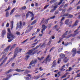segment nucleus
<instances>
[{"instance_id":"nucleus-1","label":"nucleus","mask_w":80,"mask_h":80,"mask_svg":"<svg viewBox=\"0 0 80 80\" xmlns=\"http://www.w3.org/2000/svg\"><path fill=\"white\" fill-rule=\"evenodd\" d=\"M41 45V44H40L39 45H38L36 46V47L32 49L31 50H29V51L26 53V55H27L26 56L25 59L26 60H28V58L30 57V55H32V53L33 52V51L35 50H36Z\"/></svg>"},{"instance_id":"nucleus-2","label":"nucleus","mask_w":80,"mask_h":80,"mask_svg":"<svg viewBox=\"0 0 80 80\" xmlns=\"http://www.w3.org/2000/svg\"><path fill=\"white\" fill-rule=\"evenodd\" d=\"M22 50V49L20 48H16L15 49V51L14 52V58H15L17 54H18V53L21 52Z\"/></svg>"},{"instance_id":"nucleus-3","label":"nucleus","mask_w":80,"mask_h":80,"mask_svg":"<svg viewBox=\"0 0 80 80\" xmlns=\"http://www.w3.org/2000/svg\"><path fill=\"white\" fill-rule=\"evenodd\" d=\"M50 55H48L45 60L43 61L42 62V63H44L46 64H47V62H50V60H51V59H50Z\"/></svg>"},{"instance_id":"nucleus-4","label":"nucleus","mask_w":80,"mask_h":80,"mask_svg":"<svg viewBox=\"0 0 80 80\" xmlns=\"http://www.w3.org/2000/svg\"><path fill=\"white\" fill-rule=\"evenodd\" d=\"M9 38L8 37V36H7V38H8V42H10L12 40H13L14 38H15V36L13 35H11L10 36H8ZM11 38V39H10Z\"/></svg>"},{"instance_id":"nucleus-5","label":"nucleus","mask_w":80,"mask_h":80,"mask_svg":"<svg viewBox=\"0 0 80 80\" xmlns=\"http://www.w3.org/2000/svg\"><path fill=\"white\" fill-rule=\"evenodd\" d=\"M76 51H77V49H76V48H73L72 50V56L73 57L75 56V55L77 53Z\"/></svg>"},{"instance_id":"nucleus-6","label":"nucleus","mask_w":80,"mask_h":80,"mask_svg":"<svg viewBox=\"0 0 80 80\" xmlns=\"http://www.w3.org/2000/svg\"><path fill=\"white\" fill-rule=\"evenodd\" d=\"M37 63V60L35 59L34 61H32L30 63L29 66H30L33 64H36Z\"/></svg>"},{"instance_id":"nucleus-7","label":"nucleus","mask_w":80,"mask_h":80,"mask_svg":"<svg viewBox=\"0 0 80 80\" xmlns=\"http://www.w3.org/2000/svg\"><path fill=\"white\" fill-rule=\"evenodd\" d=\"M80 28V26H79L78 28L76 30H75L74 33H75V35H78L79 33H80V32H77L78 30H79Z\"/></svg>"},{"instance_id":"nucleus-8","label":"nucleus","mask_w":80,"mask_h":80,"mask_svg":"<svg viewBox=\"0 0 80 80\" xmlns=\"http://www.w3.org/2000/svg\"><path fill=\"white\" fill-rule=\"evenodd\" d=\"M42 29L41 32V33H43V31H44V30H45V29L47 28V27H46L45 25H42Z\"/></svg>"},{"instance_id":"nucleus-9","label":"nucleus","mask_w":80,"mask_h":80,"mask_svg":"<svg viewBox=\"0 0 80 80\" xmlns=\"http://www.w3.org/2000/svg\"><path fill=\"white\" fill-rule=\"evenodd\" d=\"M56 65H57V62H56V60H55L53 61L52 65L51 67L52 68H53V67H55Z\"/></svg>"},{"instance_id":"nucleus-10","label":"nucleus","mask_w":80,"mask_h":80,"mask_svg":"<svg viewBox=\"0 0 80 80\" xmlns=\"http://www.w3.org/2000/svg\"><path fill=\"white\" fill-rule=\"evenodd\" d=\"M68 32V31H67L62 35V39H63V38H66V37L65 36H66V35L68 34V33H67Z\"/></svg>"},{"instance_id":"nucleus-11","label":"nucleus","mask_w":80,"mask_h":80,"mask_svg":"<svg viewBox=\"0 0 80 80\" xmlns=\"http://www.w3.org/2000/svg\"><path fill=\"white\" fill-rule=\"evenodd\" d=\"M8 34L7 35V36H8V38H9V36L11 35H13V34H12L11 32L10 31V29H8Z\"/></svg>"},{"instance_id":"nucleus-12","label":"nucleus","mask_w":80,"mask_h":80,"mask_svg":"<svg viewBox=\"0 0 80 80\" xmlns=\"http://www.w3.org/2000/svg\"><path fill=\"white\" fill-rule=\"evenodd\" d=\"M6 34V31L5 30H2V37H3Z\"/></svg>"},{"instance_id":"nucleus-13","label":"nucleus","mask_w":80,"mask_h":80,"mask_svg":"<svg viewBox=\"0 0 80 80\" xmlns=\"http://www.w3.org/2000/svg\"><path fill=\"white\" fill-rule=\"evenodd\" d=\"M78 22V20H77L75 22V23L72 26V28H73V27H76V26H77Z\"/></svg>"},{"instance_id":"nucleus-14","label":"nucleus","mask_w":80,"mask_h":80,"mask_svg":"<svg viewBox=\"0 0 80 80\" xmlns=\"http://www.w3.org/2000/svg\"><path fill=\"white\" fill-rule=\"evenodd\" d=\"M15 71H16V72H20L25 71V70H22L20 69H18V68H17L15 70Z\"/></svg>"},{"instance_id":"nucleus-15","label":"nucleus","mask_w":80,"mask_h":80,"mask_svg":"<svg viewBox=\"0 0 80 80\" xmlns=\"http://www.w3.org/2000/svg\"><path fill=\"white\" fill-rule=\"evenodd\" d=\"M10 47H11V46L10 45L7 48L4 50V51L5 52H7L8 51V50L9 48H10Z\"/></svg>"},{"instance_id":"nucleus-16","label":"nucleus","mask_w":80,"mask_h":80,"mask_svg":"<svg viewBox=\"0 0 80 80\" xmlns=\"http://www.w3.org/2000/svg\"><path fill=\"white\" fill-rule=\"evenodd\" d=\"M16 46H17V44H13L12 46L11 47V48L9 50L10 51H11V50H12V48H15Z\"/></svg>"},{"instance_id":"nucleus-17","label":"nucleus","mask_w":80,"mask_h":80,"mask_svg":"<svg viewBox=\"0 0 80 80\" xmlns=\"http://www.w3.org/2000/svg\"><path fill=\"white\" fill-rule=\"evenodd\" d=\"M11 24V29L12 30L13 29V21H12L10 22Z\"/></svg>"},{"instance_id":"nucleus-18","label":"nucleus","mask_w":80,"mask_h":80,"mask_svg":"<svg viewBox=\"0 0 80 80\" xmlns=\"http://www.w3.org/2000/svg\"><path fill=\"white\" fill-rule=\"evenodd\" d=\"M59 57L60 58H63L65 57V55L64 54L62 53L59 55Z\"/></svg>"},{"instance_id":"nucleus-19","label":"nucleus","mask_w":80,"mask_h":80,"mask_svg":"<svg viewBox=\"0 0 80 80\" xmlns=\"http://www.w3.org/2000/svg\"><path fill=\"white\" fill-rule=\"evenodd\" d=\"M13 69H10L9 70H8V71H7L6 72V74H8V73H10V72H12V71H13Z\"/></svg>"},{"instance_id":"nucleus-20","label":"nucleus","mask_w":80,"mask_h":80,"mask_svg":"<svg viewBox=\"0 0 80 80\" xmlns=\"http://www.w3.org/2000/svg\"><path fill=\"white\" fill-rule=\"evenodd\" d=\"M15 8H14L12 9V10H11V12L10 13V15H12V14H13V13L15 11Z\"/></svg>"},{"instance_id":"nucleus-21","label":"nucleus","mask_w":80,"mask_h":80,"mask_svg":"<svg viewBox=\"0 0 80 80\" xmlns=\"http://www.w3.org/2000/svg\"><path fill=\"white\" fill-rule=\"evenodd\" d=\"M26 8H27V7L26 6H24L20 8V9L22 10H26Z\"/></svg>"},{"instance_id":"nucleus-22","label":"nucleus","mask_w":80,"mask_h":80,"mask_svg":"<svg viewBox=\"0 0 80 80\" xmlns=\"http://www.w3.org/2000/svg\"><path fill=\"white\" fill-rule=\"evenodd\" d=\"M73 36V34H71L70 35H68V36H66V38H69L70 37H72Z\"/></svg>"},{"instance_id":"nucleus-23","label":"nucleus","mask_w":80,"mask_h":80,"mask_svg":"<svg viewBox=\"0 0 80 80\" xmlns=\"http://www.w3.org/2000/svg\"><path fill=\"white\" fill-rule=\"evenodd\" d=\"M69 22V19L66 20L65 21V24H66V25H69V24H68Z\"/></svg>"},{"instance_id":"nucleus-24","label":"nucleus","mask_w":80,"mask_h":80,"mask_svg":"<svg viewBox=\"0 0 80 80\" xmlns=\"http://www.w3.org/2000/svg\"><path fill=\"white\" fill-rule=\"evenodd\" d=\"M52 8H53V9L54 10H56V9H57V7H58V6H54L53 7V5H52V6H51Z\"/></svg>"},{"instance_id":"nucleus-25","label":"nucleus","mask_w":80,"mask_h":80,"mask_svg":"<svg viewBox=\"0 0 80 80\" xmlns=\"http://www.w3.org/2000/svg\"><path fill=\"white\" fill-rule=\"evenodd\" d=\"M19 28L20 29H21V28H22V21H20L19 22Z\"/></svg>"},{"instance_id":"nucleus-26","label":"nucleus","mask_w":80,"mask_h":80,"mask_svg":"<svg viewBox=\"0 0 80 80\" xmlns=\"http://www.w3.org/2000/svg\"><path fill=\"white\" fill-rule=\"evenodd\" d=\"M45 58V57H42L41 58L38 57V60H39L41 61V60H43V58Z\"/></svg>"},{"instance_id":"nucleus-27","label":"nucleus","mask_w":80,"mask_h":80,"mask_svg":"<svg viewBox=\"0 0 80 80\" xmlns=\"http://www.w3.org/2000/svg\"><path fill=\"white\" fill-rule=\"evenodd\" d=\"M37 23V20H34L31 23V25H34L35 23Z\"/></svg>"},{"instance_id":"nucleus-28","label":"nucleus","mask_w":80,"mask_h":80,"mask_svg":"<svg viewBox=\"0 0 80 80\" xmlns=\"http://www.w3.org/2000/svg\"><path fill=\"white\" fill-rule=\"evenodd\" d=\"M63 1L64 0H60V2L58 3V5H61V4L62 3V2H63Z\"/></svg>"},{"instance_id":"nucleus-29","label":"nucleus","mask_w":80,"mask_h":80,"mask_svg":"<svg viewBox=\"0 0 80 80\" xmlns=\"http://www.w3.org/2000/svg\"><path fill=\"white\" fill-rule=\"evenodd\" d=\"M28 13L29 15V13H30V14H31V15H32V17H33L34 16V14H33V13L32 12H31L30 11H28Z\"/></svg>"},{"instance_id":"nucleus-30","label":"nucleus","mask_w":80,"mask_h":80,"mask_svg":"<svg viewBox=\"0 0 80 80\" xmlns=\"http://www.w3.org/2000/svg\"><path fill=\"white\" fill-rule=\"evenodd\" d=\"M9 15V12H7L6 13V17H8Z\"/></svg>"},{"instance_id":"nucleus-31","label":"nucleus","mask_w":80,"mask_h":80,"mask_svg":"<svg viewBox=\"0 0 80 80\" xmlns=\"http://www.w3.org/2000/svg\"><path fill=\"white\" fill-rule=\"evenodd\" d=\"M58 2H55L54 4V5H55V6H56V7H58Z\"/></svg>"},{"instance_id":"nucleus-32","label":"nucleus","mask_w":80,"mask_h":80,"mask_svg":"<svg viewBox=\"0 0 80 80\" xmlns=\"http://www.w3.org/2000/svg\"><path fill=\"white\" fill-rule=\"evenodd\" d=\"M65 67V65H63L62 67V68H61L60 69V70H61V71H63V68H64V67Z\"/></svg>"},{"instance_id":"nucleus-33","label":"nucleus","mask_w":80,"mask_h":80,"mask_svg":"<svg viewBox=\"0 0 80 80\" xmlns=\"http://www.w3.org/2000/svg\"><path fill=\"white\" fill-rule=\"evenodd\" d=\"M72 43L71 42H69L68 43V44H64V46H67V45H72Z\"/></svg>"},{"instance_id":"nucleus-34","label":"nucleus","mask_w":80,"mask_h":80,"mask_svg":"<svg viewBox=\"0 0 80 80\" xmlns=\"http://www.w3.org/2000/svg\"><path fill=\"white\" fill-rule=\"evenodd\" d=\"M24 73L26 74L29 73H30V71L27 70L25 71Z\"/></svg>"},{"instance_id":"nucleus-35","label":"nucleus","mask_w":80,"mask_h":80,"mask_svg":"<svg viewBox=\"0 0 80 80\" xmlns=\"http://www.w3.org/2000/svg\"><path fill=\"white\" fill-rule=\"evenodd\" d=\"M68 60H69V59L68 58L67 59H64V62H65V63H67V62H68Z\"/></svg>"},{"instance_id":"nucleus-36","label":"nucleus","mask_w":80,"mask_h":80,"mask_svg":"<svg viewBox=\"0 0 80 80\" xmlns=\"http://www.w3.org/2000/svg\"><path fill=\"white\" fill-rule=\"evenodd\" d=\"M59 23H60V26H62V25H63V22L61 21H60L59 22Z\"/></svg>"},{"instance_id":"nucleus-37","label":"nucleus","mask_w":80,"mask_h":80,"mask_svg":"<svg viewBox=\"0 0 80 80\" xmlns=\"http://www.w3.org/2000/svg\"><path fill=\"white\" fill-rule=\"evenodd\" d=\"M45 43H43L41 45L40 48H42V47H43L44 46H45Z\"/></svg>"},{"instance_id":"nucleus-38","label":"nucleus","mask_w":80,"mask_h":80,"mask_svg":"<svg viewBox=\"0 0 80 80\" xmlns=\"http://www.w3.org/2000/svg\"><path fill=\"white\" fill-rule=\"evenodd\" d=\"M55 1H54L53 0H51L50 1V3H51V4H52V3H55Z\"/></svg>"},{"instance_id":"nucleus-39","label":"nucleus","mask_w":80,"mask_h":80,"mask_svg":"<svg viewBox=\"0 0 80 80\" xmlns=\"http://www.w3.org/2000/svg\"><path fill=\"white\" fill-rule=\"evenodd\" d=\"M55 48V47H52L50 49V51L49 52H52V50H53Z\"/></svg>"},{"instance_id":"nucleus-40","label":"nucleus","mask_w":80,"mask_h":80,"mask_svg":"<svg viewBox=\"0 0 80 80\" xmlns=\"http://www.w3.org/2000/svg\"><path fill=\"white\" fill-rule=\"evenodd\" d=\"M29 16V14L27 12L26 16V18H27Z\"/></svg>"},{"instance_id":"nucleus-41","label":"nucleus","mask_w":80,"mask_h":80,"mask_svg":"<svg viewBox=\"0 0 80 80\" xmlns=\"http://www.w3.org/2000/svg\"><path fill=\"white\" fill-rule=\"evenodd\" d=\"M72 10V8L70 7L69 9H68L67 10L68 12H69L70 10Z\"/></svg>"},{"instance_id":"nucleus-42","label":"nucleus","mask_w":80,"mask_h":80,"mask_svg":"<svg viewBox=\"0 0 80 80\" xmlns=\"http://www.w3.org/2000/svg\"><path fill=\"white\" fill-rule=\"evenodd\" d=\"M30 30L29 29L28 30H27L25 32V33H29L30 32Z\"/></svg>"},{"instance_id":"nucleus-43","label":"nucleus","mask_w":80,"mask_h":80,"mask_svg":"<svg viewBox=\"0 0 80 80\" xmlns=\"http://www.w3.org/2000/svg\"><path fill=\"white\" fill-rule=\"evenodd\" d=\"M68 13H67L66 14H64L63 15V17H67V16H68Z\"/></svg>"},{"instance_id":"nucleus-44","label":"nucleus","mask_w":80,"mask_h":80,"mask_svg":"<svg viewBox=\"0 0 80 80\" xmlns=\"http://www.w3.org/2000/svg\"><path fill=\"white\" fill-rule=\"evenodd\" d=\"M15 17H20V15H19V14H16V15H15Z\"/></svg>"},{"instance_id":"nucleus-45","label":"nucleus","mask_w":80,"mask_h":80,"mask_svg":"<svg viewBox=\"0 0 80 80\" xmlns=\"http://www.w3.org/2000/svg\"><path fill=\"white\" fill-rule=\"evenodd\" d=\"M11 7H10V6H9L8 7V8H7V9H6V10H5V11H7L8 10H9L10 9Z\"/></svg>"},{"instance_id":"nucleus-46","label":"nucleus","mask_w":80,"mask_h":80,"mask_svg":"<svg viewBox=\"0 0 80 80\" xmlns=\"http://www.w3.org/2000/svg\"><path fill=\"white\" fill-rule=\"evenodd\" d=\"M63 50V48H60L58 50L59 52H62V50Z\"/></svg>"},{"instance_id":"nucleus-47","label":"nucleus","mask_w":80,"mask_h":80,"mask_svg":"<svg viewBox=\"0 0 80 80\" xmlns=\"http://www.w3.org/2000/svg\"><path fill=\"white\" fill-rule=\"evenodd\" d=\"M59 12H58V11H56L54 13L55 15H57V14H58Z\"/></svg>"},{"instance_id":"nucleus-48","label":"nucleus","mask_w":80,"mask_h":80,"mask_svg":"<svg viewBox=\"0 0 80 80\" xmlns=\"http://www.w3.org/2000/svg\"><path fill=\"white\" fill-rule=\"evenodd\" d=\"M61 61V58H59L58 59V63H60V62Z\"/></svg>"},{"instance_id":"nucleus-49","label":"nucleus","mask_w":80,"mask_h":80,"mask_svg":"<svg viewBox=\"0 0 80 80\" xmlns=\"http://www.w3.org/2000/svg\"><path fill=\"white\" fill-rule=\"evenodd\" d=\"M77 77H80V73L77 74V76L75 77V78H77Z\"/></svg>"},{"instance_id":"nucleus-50","label":"nucleus","mask_w":80,"mask_h":80,"mask_svg":"<svg viewBox=\"0 0 80 80\" xmlns=\"http://www.w3.org/2000/svg\"><path fill=\"white\" fill-rule=\"evenodd\" d=\"M51 42H52V41H49L47 44L48 45H50V44H51Z\"/></svg>"},{"instance_id":"nucleus-51","label":"nucleus","mask_w":80,"mask_h":80,"mask_svg":"<svg viewBox=\"0 0 80 80\" xmlns=\"http://www.w3.org/2000/svg\"><path fill=\"white\" fill-rule=\"evenodd\" d=\"M14 58V57H13V58H11L10 59H9V61H10H10H12V60H13V59H14V58Z\"/></svg>"},{"instance_id":"nucleus-52","label":"nucleus","mask_w":80,"mask_h":80,"mask_svg":"<svg viewBox=\"0 0 80 80\" xmlns=\"http://www.w3.org/2000/svg\"><path fill=\"white\" fill-rule=\"evenodd\" d=\"M72 17H73V15L71 14L69 15V18H72Z\"/></svg>"},{"instance_id":"nucleus-53","label":"nucleus","mask_w":80,"mask_h":80,"mask_svg":"<svg viewBox=\"0 0 80 80\" xmlns=\"http://www.w3.org/2000/svg\"><path fill=\"white\" fill-rule=\"evenodd\" d=\"M12 75L11 74H9L7 76V77H8V78H10V77H12Z\"/></svg>"},{"instance_id":"nucleus-54","label":"nucleus","mask_w":80,"mask_h":80,"mask_svg":"<svg viewBox=\"0 0 80 80\" xmlns=\"http://www.w3.org/2000/svg\"><path fill=\"white\" fill-rule=\"evenodd\" d=\"M28 40V39H27L25 40L24 41H23L22 42H21V43H24L26 42H27V41Z\"/></svg>"},{"instance_id":"nucleus-55","label":"nucleus","mask_w":80,"mask_h":80,"mask_svg":"<svg viewBox=\"0 0 80 80\" xmlns=\"http://www.w3.org/2000/svg\"><path fill=\"white\" fill-rule=\"evenodd\" d=\"M7 57L5 58L3 61V63H4V62H5V61L7 60Z\"/></svg>"},{"instance_id":"nucleus-56","label":"nucleus","mask_w":80,"mask_h":80,"mask_svg":"<svg viewBox=\"0 0 80 80\" xmlns=\"http://www.w3.org/2000/svg\"><path fill=\"white\" fill-rule=\"evenodd\" d=\"M71 70H72V68L71 67H70L69 68L68 71L70 72V71H71Z\"/></svg>"},{"instance_id":"nucleus-57","label":"nucleus","mask_w":80,"mask_h":80,"mask_svg":"<svg viewBox=\"0 0 80 80\" xmlns=\"http://www.w3.org/2000/svg\"><path fill=\"white\" fill-rule=\"evenodd\" d=\"M40 78V77H39V76H37V77H36L35 78V80H37V79H38V78Z\"/></svg>"},{"instance_id":"nucleus-58","label":"nucleus","mask_w":80,"mask_h":80,"mask_svg":"<svg viewBox=\"0 0 80 80\" xmlns=\"http://www.w3.org/2000/svg\"><path fill=\"white\" fill-rule=\"evenodd\" d=\"M49 6V5H48L45 6L44 8V9H46V8H47Z\"/></svg>"},{"instance_id":"nucleus-59","label":"nucleus","mask_w":80,"mask_h":80,"mask_svg":"<svg viewBox=\"0 0 80 80\" xmlns=\"http://www.w3.org/2000/svg\"><path fill=\"white\" fill-rule=\"evenodd\" d=\"M33 26H32L29 29L31 31V30L33 29Z\"/></svg>"},{"instance_id":"nucleus-60","label":"nucleus","mask_w":80,"mask_h":80,"mask_svg":"<svg viewBox=\"0 0 80 80\" xmlns=\"http://www.w3.org/2000/svg\"><path fill=\"white\" fill-rule=\"evenodd\" d=\"M54 11H55V10L53 9L51 10L50 12L51 13H52V12H54Z\"/></svg>"},{"instance_id":"nucleus-61","label":"nucleus","mask_w":80,"mask_h":80,"mask_svg":"<svg viewBox=\"0 0 80 80\" xmlns=\"http://www.w3.org/2000/svg\"><path fill=\"white\" fill-rule=\"evenodd\" d=\"M55 18V16H54L50 18V19H53V18Z\"/></svg>"},{"instance_id":"nucleus-62","label":"nucleus","mask_w":80,"mask_h":80,"mask_svg":"<svg viewBox=\"0 0 80 80\" xmlns=\"http://www.w3.org/2000/svg\"><path fill=\"white\" fill-rule=\"evenodd\" d=\"M16 34L17 35H20V33L18 31L16 32Z\"/></svg>"},{"instance_id":"nucleus-63","label":"nucleus","mask_w":80,"mask_h":80,"mask_svg":"<svg viewBox=\"0 0 80 80\" xmlns=\"http://www.w3.org/2000/svg\"><path fill=\"white\" fill-rule=\"evenodd\" d=\"M80 9V6H79L77 7V10H79Z\"/></svg>"},{"instance_id":"nucleus-64","label":"nucleus","mask_w":80,"mask_h":80,"mask_svg":"<svg viewBox=\"0 0 80 80\" xmlns=\"http://www.w3.org/2000/svg\"><path fill=\"white\" fill-rule=\"evenodd\" d=\"M8 78H4L3 79V80H8Z\"/></svg>"}]
</instances>
